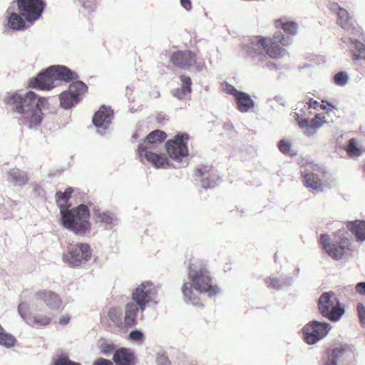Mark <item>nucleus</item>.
Listing matches in <instances>:
<instances>
[{"label":"nucleus","instance_id":"7c9ffc66","mask_svg":"<svg viewBox=\"0 0 365 365\" xmlns=\"http://www.w3.org/2000/svg\"><path fill=\"white\" fill-rule=\"evenodd\" d=\"M107 315L110 320L117 327H120L123 325V311L121 308L118 307H111L108 309Z\"/></svg>","mask_w":365,"mask_h":365},{"label":"nucleus","instance_id":"e433bc0d","mask_svg":"<svg viewBox=\"0 0 365 365\" xmlns=\"http://www.w3.org/2000/svg\"><path fill=\"white\" fill-rule=\"evenodd\" d=\"M354 49L351 48L353 59L357 61L361 58V54L365 51V46L358 40L353 41Z\"/></svg>","mask_w":365,"mask_h":365},{"label":"nucleus","instance_id":"a19ab883","mask_svg":"<svg viewBox=\"0 0 365 365\" xmlns=\"http://www.w3.org/2000/svg\"><path fill=\"white\" fill-rule=\"evenodd\" d=\"M128 339L134 342L142 343L144 339V335L140 330H133L130 332Z\"/></svg>","mask_w":365,"mask_h":365},{"label":"nucleus","instance_id":"20e7f679","mask_svg":"<svg viewBox=\"0 0 365 365\" xmlns=\"http://www.w3.org/2000/svg\"><path fill=\"white\" fill-rule=\"evenodd\" d=\"M61 215L63 226L76 234H85L91 228L90 211L85 205L63 210Z\"/></svg>","mask_w":365,"mask_h":365},{"label":"nucleus","instance_id":"2eb2a0df","mask_svg":"<svg viewBox=\"0 0 365 365\" xmlns=\"http://www.w3.org/2000/svg\"><path fill=\"white\" fill-rule=\"evenodd\" d=\"M195 175L200 178L201 185L205 189L214 187L217 185V178L212 165H200L195 169Z\"/></svg>","mask_w":365,"mask_h":365},{"label":"nucleus","instance_id":"473e14b6","mask_svg":"<svg viewBox=\"0 0 365 365\" xmlns=\"http://www.w3.org/2000/svg\"><path fill=\"white\" fill-rule=\"evenodd\" d=\"M350 230L355 234L358 240H365V222L356 221L351 224Z\"/></svg>","mask_w":365,"mask_h":365},{"label":"nucleus","instance_id":"dca6fc26","mask_svg":"<svg viewBox=\"0 0 365 365\" xmlns=\"http://www.w3.org/2000/svg\"><path fill=\"white\" fill-rule=\"evenodd\" d=\"M113 116V111L110 108L103 106L94 114L93 123L96 127L106 130L110 124Z\"/></svg>","mask_w":365,"mask_h":365},{"label":"nucleus","instance_id":"cd10ccee","mask_svg":"<svg viewBox=\"0 0 365 365\" xmlns=\"http://www.w3.org/2000/svg\"><path fill=\"white\" fill-rule=\"evenodd\" d=\"M166 137L167 134L165 132L160 130H153L146 136L144 143L141 145L152 147V145L163 142Z\"/></svg>","mask_w":365,"mask_h":365},{"label":"nucleus","instance_id":"4d7b16f0","mask_svg":"<svg viewBox=\"0 0 365 365\" xmlns=\"http://www.w3.org/2000/svg\"><path fill=\"white\" fill-rule=\"evenodd\" d=\"M274 260H275V262H277V255L274 256Z\"/></svg>","mask_w":365,"mask_h":365},{"label":"nucleus","instance_id":"f3484780","mask_svg":"<svg viewBox=\"0 0 365 365\" xmlns=\"http://www.w3.org/2000/svg\"><path fill=\"white\" fill-rule=\"evenodd\" d=\"M319 242L322 248L326 251H345L346 249H349L348 240L342 238L339 242L335 240L331 243L329 235L327 234H322Z\"/></svg>","mask_w":365,"mask_h":365},{"label":"nucleus","instance_id":"423d86ee","mask_svg":"<svg viewBox=\"0 0 365 365\" xmlns=\"http://www.w3.org/2000/svg\"><path fill=\"white\" fill-rule=\"evenodd\" d=\"M170 61L173 66L182 69L195 68L197 71H202L205 68V62L199 61L197 53L191 50L174 51L170 55Z\"/></svg>","mask_w":365,"mask_h":365},{"label":"nucleus","instance_id":"5fc2aeb1","mask_svg":"<svg viewBox=\"0 0 365 365\" xmlns=\"http://www.w3.org/2000/svg\"><path fill=\"white\" fill-rule=\"evenodd\" d=\"M70 319L71 318L68 314L63 315L59 319V324L61 325H66L70 322Z\"/></svg>","mask_w":365,"mask_h":365},{"label":"nucleus","instance_id":"f704fd0d","mask_svg":"<svg viewBox=\"0 0 365 365\" xmlns=\"http://www.w3.org/2000/svg\"><path fill=\"white\" fill-rule=\"evenodd\" d=\"M346 151L350 156H359L362 153V150L359 148L358 141L356 138L349 140Z\"/></svg>","mask_w":365,"mask_h":365},{"label":"nucleus","instance_id":"a211bd4d","mask_svg":"<svg viewBox=\"0 0 365 365\" xmlns=\"http://www.w3.org/2000/svg\"><path fill=\"white\" fill-rule=\"evenodd\" d=\"M91 259V252H66L63 256V262L71 267L81 266Z\"/></svg>","mask_w":365,"mask_h":365},{"label":"nucleus","instance_id":"37998d69","mask_svg":"<svg viewBox=\"0 0 365 365\" xmlns=\"http://www.w3.org/2000/svg\"><path fill=\"white\" fill-rule=\"evenodd\" d=\"M344 252H324L326 258H331L335 261H339L343 259Z\"/></svg>","mask_w":365,"mask_h":365},{"label":"nucleus","instance_id":"c85d7f7f","mask_svg":"<svg viewBox=\"0 0 365 365\" xmlns=\"http://www.w3.org/2000/svg\"><path fill=\"white\" fill-rule=\"evenodd\" d=\"M326 123L325 117L322 113H317L309 122V126L307 129L304 130V133L307 135H312L314 134L317 130L321 128L324 123Z\"/></svg>","mask_w":365,"mask_h":365},{"label":"nucleus","instance_id":"f03ea898","mask_svg":"<svg viewBox=\"0 0 365 365\" xmlns=\"http://www.w3.org/2000/svg\"><path fill=\"white\" fill-rule=\"evenodd\" d=\"M5 103L13 111L22 115L23 123L30 128L41 124L43 115L42 109L48 103L46 98H37L34 91L24 94L14 92L6 96Z\"/></svg>","mask_w":365,"mask_h":365},{"label":"nucleus","instance_id":"4c0bfd02","mask_svg":"<svg viewBox=\"0 0 365 365\" xmlns=\"http://www.w3.org/2000/svg\"><path fill=\"white\" fill-rule=\"evenodd\" d=\"M52 365H81L78 362L71 361L66 354H60L53 361Z\"/></svg>","mask_w":365,"mask_h":365},{"label":"nucleus","instance_id":"09e8293b","mask_svg":"<svg viewBox=\"0 0 365 365\" xmlns=\"http://www.w3.org/2000/svg\"><path fill=\"white\" fill-rule=\"evenodd\" d=\"M227 93L235 96L236 98L242 92L238 91L234 86L227 85L226 87Z\"/></svg>","mask_w":365,"mask_h":365},{"label":"nucleus","instance_id":"a878e982","mask_svg":"<svg viewBox=\"0 0 365 365\" xmlns=\"http://www.w3.org/2000/svg\"><path fill=\"white\" fill-rule=\"evenodd\" d=\"M26 20L20 13H11L8 18V26L15 31L24 29Z\"/></svg>","mask_w":365,"mask_h":365},{"label":"nucleus","instance_id":"3c124183","mask_svg":"<svg viewBox=\"0 0 365 365\" xmlns=\"http://www.w3.org/2000/svg\"><path fill=\"white\" fill-rule=\"evenodd\" d=\"M180 5L187 11L192 9V5L190 0H180Z\"/></svg>","mask_w":365,"mask_h":365},{"label":"nucleus","instance_id":"72a5a7b5","mask_svg":"<svg viewBox=\"0 0 365 365\" xmlns=\"http://www.w3.org/2000/svg\"><path fill=\"white\" fill-rule=\"evenodd\" d=\"M266 283L270 288L279 289L284 286L289 285L291 284V279L284 278L278 279L277 277H271L267 279Z\"/></svg>","mask_w":365,"mask_h":365},{"label":"nucleus","instance_id":"ea45409f","mask_svg":"<svg viewBox=\"0 0 365 365\" xmlns=\"http://www.w3.org/2000/svg\"><path fill=\"white\" fill-rule=\"evenodd\" d=\"M348 79L347 73L344 71L337 73L334 77V81L338 86H344L347 83Z\"/></svg>","mask_w":365,"mask_h":365},{"label":"nucleus","instance_id":"864d4df0","mask_svg":"<svg viewBox=\"0 0 365 365\" xmlns=\"http://www.w3.org/2000/svg\"><path fill=\"white\" fill-rule=\"evenodd\" d=\"M77 247L79 251H89L91 250L90 246L88 244L86 243H80L77 245Z\"/></svg>","mask_w":365,"mask_h":365},{"label":"nucleus","instance_id":"c03bdc74","mask_svg":"<svg viewBox=\"0 0 365 365\" xmlns=\"http://www.w3.org/2000/svg\"><path fill=\"white\" fill-rule=\"evenodd\" d=\"M29 310V305L26 303L22 302L18 307V312L24 319L26 318L27 312Z\"/></svg>","mask_w":365,"mask_h":365},{"label":"nucleus","instance_id":"f257e3e1","mask_svg":"<svg viewBox=\"0 0 365 365\" xmlns=\"http://www.w3.org/2000/svg\"><path fill=\"white\" fill-rule=\"evenodd\" d=\"M187 273L188 281L183 284L182 292L186 303L195 307L202 305L199 297L193 292L192 288L197 292L212 297L218 294L220 289L212 285V279L206 264L198 259H192L189 262Z\"/></svg>","mask_w":365,"mask_h":365},{"label":"nucleus","instance_id":"39448f33","mask_svg":"<svg viewBox=\"0 0 365 365\" xmlns=\"http://www.w3.org/2000/svg\"><path fill=\"white\" fill-rule=\"evenodd\" d=\"M321 314L331 321H337L344 313L338 299L333 292L323 293L318 301Z\"/></svg>","mask_w":365,"mask_h":365},{"label":"nucleus","instance_id":"5701e85b","mask_svg":"<svg viewBox=\"0 0 365 365\" xmlns=\"http://www.w3.org/2000/svg\"><path fill=\"white\" fill-rule=\"evenodd\" d=\"M142 314L143 312H140V309L136 302H133L127 304L125 308V324H133L136 322L138 316Z\"/></svg>","mask_w":365,"mask_h":365},{"label":"nucleus","instance_id":"7ed1b4c3","mask_svg":"<svg viewBox=\"0 0 365 365\" xmlns=\"http://www.w3.org/2000/svg\"><path fill=\"white\" fill-rule=\"evenodd\" d=\"M292 41L282 31H276L272 37L258 36L245 47L247 55L255 57L266 53L270 58L278 59L286 54L284 47L289 46Z\"/></svg>","mask_w":365,"mask_h":365},{"label":"nucleus","instance_id":"393cba45","mask_svg":"<svg viewBox=\"0 0 365 365\" xmlns=\"http://www.w3.org/2000/svg\"><path fill=\"white\" fill-rule=\"evenodd\" d=\"M237 108L240 112L245 113L249 111L255 106L254 101L251 96L247 93L242 92L236 98Z\"/></svg>","mask_w":365,"mask_h":365},{"label":"nucleus","instance_id":"bb28decb","mask_svg":"<svg viewBox=\"0 0 365 365\" xmlns=\"http://www.w3.org/2000/svg\"><path fill=\"white\" fill-rule=\"evenodd\" d=\"M181 81V87L175 91V96L180 99H182L192 91V81L189 76L181 75L180 76Z\"/></svg>","mask_w":365,"mask_h":365},{"label":"nucleus","instance_id":"1a4fd4ad","mask_svg":"<svg viewBox=\"0 0 365 365\" xmlns=\"http://www.w3.org/2000/svg\"><path fill=\"white\" fill-rule=\"evenodd\" d=\"M88 86L83 82L77 81L70 84L68 90L60 95V103L62 108L68 109L78 103L81 96L87 91Z\"/></svg>","mask_w":365,"mask_h":365},{"label":"nucleus","instance_id":"412c9836","mask_svg":"<svg viewBox=\"0 0 365 365\" xmlns=\"http://www.w3.org/2000/svg\"><path fill=\"white\" fill-rule=\"evenodd\" d=\"M49 72L53 73L55 81H63L69 82L78 78V75L71 70L63 66H52L49 67Z\"/></svg>","mask_w":365,"mask_h":365},{"label":"nucleus","instance_id":"a18cd8bd","mask_svg":"<svg viewBox=\"0 0 365 365\" xmlns=\"http://www.w3.org/2000/svg\"><path fill=\"white\" fill-rule=\"evenodd\" d=\"M157 365H170V362L165 355L161 354L157 357Z\"/></svg>","mask_w":365,"mask_h":365},{"label":"nucleus","instance_id":"79ce46f5","mask_svg":"<svg viewBox=\"0 0 365 365\" xmlns=\"http://www.w3.org/2000/svg\"><path fill=\"white\" fill-rule=\"evenodd\" d=\"M356 309L360 319L361 324L363 327H365V307L362 304L359 303L357 304Z\"/></svg>","mask_w":365,"mask_h":365},{"label":"nucleus","instance_id":"6e6552de","mask_svg":"<svg viewBox=\"0 0 365 365\" xmlns=\"http://www.w3.org/2000/svg\"><path fill=\"white\" fill-rule=\"evenodd\" d=\"M330 329V324L313 320L307 324L302 329L304 339L308 344H315L325 337Z\"/></svg>","mask_w":365,"mask_h":365},{"label":"nucleus","instance_id":"c9c22d12","mask_svg":"<svg viewBox=\"0 0 365 365\" xmlns=\"http://www.w3.org/2000/svg\"><path fill=\"white\" fill-rule=\"evenodd\" d=\"M15 342V337L11 334L5 333L2 328L1 331H0V344L9 348L14 346Z\"/></svg>","mask_w":365,"mask_h":365},{"label":"nucleus","instance_id":"9b49d317","mask_svg":"<svg viewBox=\"0 0 365 365\" xmlns=\"http://www.w3.org/2000/svg\"><path fill=\"white\" fill-rule=\"evenodd\" d=\"M189 139L187 134L177 135L174 139L166 143L167 151L171 158L178 160L188 155L186 141Z\"/></svg>","mask_w":365,"mask_h":365},{"label":"nucleus","instance_id":"2f4dec72","mask_svg":"<svg viewBox=\"0 0 365 365\" xmlns=\"http://www.w3.org/2000/svg\"><path fill=\"white\" fill-rule=\"evenodd\" d=\"M51 319L50 317L44 314H37L34 317L29 319L27 323L34 327H41L50 324Z\"/></svg>","mask_w":365,"mask_h":365},{"label":"nucleus","instance_id":"f8f14e48","mask_svg":"<svg viewBox=\"0 0 365 365\" xmlns=\"http://www.w3.org/2000/svg\"><path fill=\"white\" fill-rule=\"evenodd\" d=\"M152 147L146 145H138L137 153L140 161L143 158L146 159L153 166L160 168L168 165V158L163 154H159L151 150Z\"/></svg>","mask_w":365,"mask_h":365},{"label":"nucleus","instance_id":"9d476101","mask_svg":"<svg viewBox=\"0 0 365 365\" xmlns=\"http://www.w3.org/2000/svg\"><path fill=\"white\" fill-rule=\"evenodd\" d=\"M16 4L19 13L28 22L38 19L45 8L43 0H16Z\"/></svg>","mask_w":365,"mask_h":365},{"label":"nucleus","instance_id":"ddd939ff","mask_svg":"<svg viewBox=\"0 0 365 365\" xmlns=\"http://www.w3.org/2000/svg\"><path fill=\"white\" fill-rule=\"evenodd\" d=\"M49 67L40 73L36 78L31 79L29 87L43 91H49L55 87V77L52 71L49 72Z\"/></svg>","mask_w":365,"mask_h":365},{"label":"nucleus","instance_id":"8fccbe9b","mask_svg":"<svg viewBox=\"0 0 365 365\" xmlns=\"http://www.w3.org/2000/svg\"><path fill=\"white\" fill-rule=\"evenodd\" d=\"M355 289L357 293L365 296V282L358 283Z\"/></svg>","mask_w":365,"mask_h":365},{"label":"nucleus","instance_id":"4468645a","mask_svg":"<svg viewBox=\"0 0 365 365\" xmlns=\"http://www.w3.org/2000/svg\"><path fill=\"white\" fill-rule=\"evenodd\" d=\"M35 298L42 301L51 310L57 311L61 309L63 302L60 296L51 290H41L35 293Z\"/></svg>","mask_w":365,"mask_h":365},{"label":"nucleus","instance_id":"0eeeda50","mask_svg":"<svg viewBox=\"0 0 365 365\" xmlns=\"http://www.w3.org/2000/svg\"><path fill=\"white\" fill-rule=\"evenodd\" d=\"M158 287L153 282L146 281L133 291L132 298L139 306L140 312H143L148 304H158Z\"/></svg>","mask_w":365,"mask_h":365},{"label":"nucleus","instance_id":"de8ad7c7","mask_svg":"<svg viewBox=\"0 0 365 365\" xmlns=\"http://www.w3.org/2000/svg\"><path fill=\"white\" fill-rule=\"evenodd\" d=\"M319 107L327 112L331 110L332 109H336V108L332 104L327 101H322V104L319 105Z\"/></svg>","mask_w":365,"mask_h":365},{"label":"nucleus","instance_id":"4be33fe9","mask_svg":"<svg viewBox=\"0 0 365 365\" xmlns=\"http://www.w3.org/2000/svg\"><path fill=\"white\" fill-rule=\"evenodd\" d=\"M334 6L337 7L339 11L337 13L338 19L336 23L341 28L347 30H351L353 32L358 31V28L351 22V17L349 16L348 11L339 6L337 4H334Z\"/></svg>","mask_w":365,"mask_h":365},{"label":"nucleus","instance_id":"aec40b11","mask_svg":"<svg viewBox=\"0 0 365 365\" xmlns=\"http://www.w3.org/2000/svg\"><path fill=\"white\" fill-rule=\"evenodd\" d=\"M274 26L277 29H282L287 36H296L298 34L299 24L285 17L275 19Z\"/></svg>","mask_w":365,"mask_h":365},{"label":"nucleus","instance_id":"49530a36","mask_svg":"<svg viewBox=\"0 0 365 365\" xmlns=\"http://www.w3.org/2000/svg\"><path fill=\"white\" fill-rule=\"evenodd\" d=\"M336 350H333L331 354L329 356V359L325 364V365H336L337 354H336Z\"/></svg>","mask_w":365,"mask_h":365},{"label":"nucleus","instance_id":"13d9d810","mask_svg":"<svg viewBox=\"0 0 365 365\" xmlns=\"http://www.w3.org/2000/svg\"><path fill=\"white\" fill-rule=\"evenodd\" d=\"M110 222V219H108V220H106V222Z\"/></svg>","mask_w":365,"mask_h":365},{"label":"nucleus","instance_id":"6ab92c4d","mask_svg":"<svg viewBox=\"0 0 365 365\" xmlns=\"http://www.w3.org/2000/svg\"><path fill=\"white\" fill-rule=\"evenodd\" d=\"M116 365H135V355L132 350L126 348L117 349L113 354Z\"/></svg>","mask_w":365,"mask_h":365},{"label":"nucleus","instance_id":"c756f323","mask_svg":"<svg viewBox=\"0 0 365 365\" xmlns=\"http://www.w3.org/2000/svg\"><path fill=\"white\" fill-rule=\"evenodd\" d=\"M304 184L307 187L317 190L322 187V182L319 176L315 173H302Z\"/></svg>","mask_w":365,"mask_h":365},{"label":"nucleus","instance_id":"bf43d9fd","mask_svg":"<svg viewBox=\"0 0 365 365\" xmlns=\"http://www.w3.org/2000/svg\"><path fill=\"white\" fill-rule=\"evenodd\" d=\"M1 329H2V327H1V326L0 325V331H1Z\"/></svg>","mask_w":365,"mask_h":365},{"label":"nucleus","instance_id":"58836bf2","mask_svg":"<svg viewBox=\"0 0 365 365\" xmlns=\"http://www.w3.org/2000/svg\"><path fill=\"white\" fill-rule=\"evenodd\" d=\"M279 150L285 155H292L294 153L292 150L291 143L286 140H281L278 145Z\"/></svg>","mask_w":365,"mask_h":365},{"label":"nucleus","instance_id":"6e6d98bb","mask_svg":"<svg viewBox=\"0 0 365 365\" xmlns=\"http://www.w3.org/2000/svg\"><path fill=\"white\" fill-rule=\"evenodd\" d=\"M308 104L309 108H312L314 109H317V106H319V103L313 99L309 100Z\"/></svg>","mask_w":365,"mask_h":365},{"label":"nucleus","instance_id":"603ef678","mask_svg":"<svg viewBox=\"0 0 365 365\" xmlns=\"http://www.w3.org/2000/svg\"><path fill=\"white\" fill-rule=\"evenodd\" d=\"M298 123L301 128H305V130L309 126V122L306 118L298 120Z\"/></svg>","mask_w":365,"mask_h":365},{"label":"nucleus","instance_id":"b1692460","mask_svg":"<svg viewBox=\"0 0 365 365\" xmlns=\"http://www.w3.org/2000/svg\"><path fill=\"white\" fill-rule=\"evenodd\" d=\"M73 192V190L71 187H68L64 192L58 191L56 193V202L60 209V213H61V211L69 208L70 205H68V202Z\"/></svg>","mask_w":365,"mask_h":365}]
</instances>
